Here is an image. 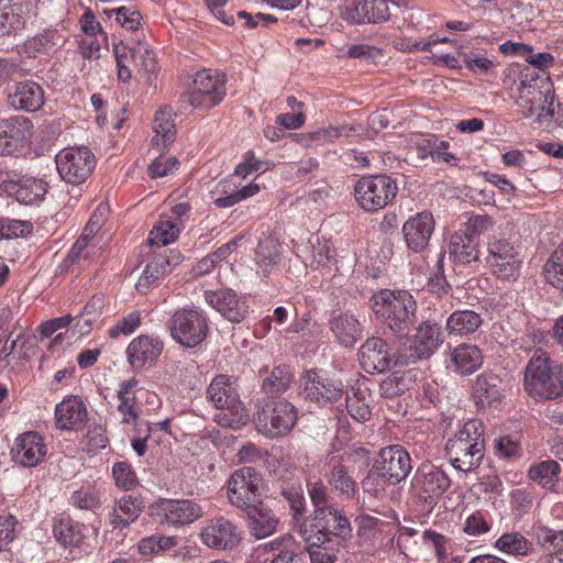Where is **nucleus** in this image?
<instances>
[{"label":"nucleus","instance_id":"1","mask_svg":"<svg viewBox=\"0 0 563 563\" xmlns=\"http://www.w3.org/2000/svg\"><path fill=\"white\" fill-rule=\"evenodd\" d=\"M369 307L382 323L384 333L388 332L397 339H407L418 321L417 301L407 290H378L371 297Z\"/></svg>","mask_w":563,"mask_h":563},{"label":"nucleus","instance_id":"2","mask_svg":"<svg viewBox=\"0 0 563 563\" xmlns=\"http://www.w3.org/2000/svg\"><path fill=\"white\" fill-rule=\"evenodd\" d=\"M523 387L538 401L563 396V369L543 351H537L525 368Z\"/></svg>","mask_w":563,"mask_h":563},{"label":"nucleus","instance_id":"3","mask_svg":"<svg viewBox=\"0 0 563 563\" xmlns=\"http://www.w3.org/2000/svg\"><path fill=\"white\" fill-rule=\"evenodd\" d=\"M483 427L472 419L450 438L445 444V454L451 465L461 472H471L478 467L484 456Z\"/></svg>","mask_w":563,"mask_h":563},{"label":"nucleus","instance_id":"4","mask_svg":"<svg viewBox=\"0 0 563 563\" xmlns=\"http://www.w3.org/2000/svg\"><path fill=\"white\" fill-rule=\"evenodd\" d=\"M350 532L346 516L333 507L314 509L313 514L300 523V534L311 545L341 544Z\"/></svg>","mask_w":563,"mask_h":563},{"label":"nucleus","instance_id":"5","mask_svg":"<svg viewBox=\"0 0 563 563\" xmlns=\"http://www.w3.org/2000/svg\"><path fill=\"white\" fill-rule=\"evenodd\" d=\"M206 397L217 409L223 410L216 418L219 426L239 430L249 422V413L225 375H218L212 379Z\"/></svg>","mask_w":563,"mask_h":563},{"label":"nucleus","instance_id":"6","mask_svg":"<svg viewBox=\"0 0 563 563\" xmlns=\"http://www.w3.org/2000/svg\"><path fill=\"white\" fill-rule=\"evenodd\" d=\"M297 419L296 407L284 398L256 401L255 423L257 430L268 438L286 435Z\"/></svg>","mask_w":563,"mask_h":563},{"label":"nucleus","instance_id":"7","mask_svg":"<svg viewBox=\"0 0 563 563\" xmlns=\"http://www.w3.org/2000/svg\"><path fill=\"white\" fill-rule=\"evenodd\" d=\"M166 327L172 339L185 347L198 346L209 332L207 316L192 306L177 309L168 319Z\"/></svg>","mask_w":563,"mask_h":563},{"label":"nucleus","instance_id":"8","mask_svg":"<svg viewBox=\"0 0 563 563\" xmlns=\"http://www.w3.org/2000/svg\"><path fill=\"white\" fill-rule=\"evenodd\" d=\"M396 181L385 174L362 177L354 186V196L365 211L385 208L397 195Z\"/></svg>","mask_w":563,"mask_h":563},{"label":"nucleus","instance_id":"9","mask_svg":"<svg viewBox=\"0 0 563 563\" xmlns=\"http://www.w3.org/2000/svg\"><path fill=\"white\" fill-rule=\"evenodd\" d=\"M486 263L497 278L515 282L519 276L522 261L508 239L493 234L487 240Z\"/></svg>","mask_w":563,"mask_h":563},{"label":"nucleus","instance_id":"10","mask_svg":"<svg viewBox=\"0 0 563 563\" xmlns=\"http://www.w3.org/2000/svg\"><path fill=\"white\" fill-rule=\"evenodd\" d=\"M261 476L253 467L236 470L228 483V498L232 506L241 509L244 514L262 503L258 494Z\"/></svg>","mask_w":563,"mask_h":563},{"label":"nucleus","instance_id":"11","mask_svg":"<svg viewBox=\"0 0 563 563\" xmlns=\"http://www.w3.org/2000/svg\"><path fill=\"white\" fill-rule=\"evenodd\" d=\"M451 478L441 467L430 463L421 464L412 478V488L429 510L451 486Z\"/></svg>","mask_w":563,"mask_h":563},{"label":"nucleus","instance_id":"12","mask_svg":"<svg viewBox=\"0 0 563 563\" xmlns=\"http://www.w3.org/2000/svg\"><path fill=\"white\" fill-rule=\"evenodd\" d=\"M358 361L362 368L369 374L383 373L389 369L390 365H408L406 353L394 351L385 340L372 336L368 338L358 350Z\"/></svg>","mask_w":563,"mask_h":563},{"label":"nucleus","instance_id":"13","mask_svg":"<svg viewBox=\"0 0 563 563\" xmlns=\"http://www.w3.org/2000/svg\"><path fill=\"white\" fill-rule=\"evenodd\" d=\"M225 96L224 75L211 70L198 71L194 79V89L183 97V102L207 110L218 106Z\"/></svg>","mask_w":563,"mask_h":563},{"label":"nucleus","instance_id":"14","mask_svg":"<svg viewBox=\"0 0 563 563\" xmlns=\"http://www.w3.org/2000/svg\"><path fill=\"white\" fill-rule=\"evenodd\" d=\"M150 510L159 523L174 527L192 523L203 516L202 507L190 499H159Z\"/></svg>","mask_w":563,"mask_h":563},{"label":"nucleus","instance_id":"15","mask_svg":"<svg viewBox=\"0 0 563 563\" xmlns=\"http://www.w3.org/2000/svg\"><path fill=\"white\" fill-rule=\"evenodd\" d=\"M56 168L67 183H84L95 168V156L87 147L64 148L56 155Z\"/></svg>","mask_w":563,"mask_h":563},{"label":"nucleus","instance_id":"16","mask_svg":"<svg viewBox=\"0 0 563 563\" xmlns=\"http://www.w3.org/2000/svg\"><path fill=\"white\" fill-rule=\"evenodd\" d=\"M301 386L303 396L319 406L336 402L344 394L341 382L318 369L306 371L301 376Z\"/></svg>","mask_w":563,"mask_h":563},{"label":"nucleus","instance_id":"17","mask_svg":"<svg viewBox=\"0 0 563 563\" xmlns=\"http://www.w3.org/2000/svg\"><path fill=\"white\" fill-rule=\"evenodd\" d=\"M443 342L444 338L439 323L431 320L420 322L411 340L410 353L406 354L408 364L429 358Z\"/></svg>","mask_w":563,"mask_h":563},{"label":"nucleus","instance_id":"18","mask_svg":"<svg viewBox=\"0 0 563 563\" xmlns=\"http://www.w3.org/2000/svg\"><path fill=\"white\" fill-rule=\"evenodd\" d=\"M205 545L216 550H232L241 542V532L231 520L220 517L211 520L200 532Z\"/></svg>","mask_w":563,"mask_h":563},{"label":"nucleus","instance_id":"19","mask_svg":"<svg viewBox=\"0 0 563 563\" xmlns=\"http://www.w3.org/2000/svg\"><path fill=\"white\" fill-rule=\"evenodd\" d=\"M203 297L210 307L230 322L240 323L244 320L247 307L233 289L206 290Z\"/></svg>","mask_w":563,"mask_h":563},{"label":"nucleus","instance_id":"20","mask_svg":"<svg viewBox=\"0 0 563 563\" xmlns=\"http://www.w3.org/2000/svg\"><path fill=\"white\" fill-rule=\"evenodd\" d=\"M389 479V485L399 484L412 470L409 453L400 445H389L380 450L375 461Z\"/></svg>","mask_w":563,"mask_h":563},{"label":"nucleus","instance_id":"21","mask_svg":"<svg viewBox=\"0 0 563 563\" xmlns=\"http://www.w3.org/2000/svg\"><path fill=\"white\" fill-rule=\"evenodd\" d=\"M46 451L43 438L37 432L29 431L16 438L11 455L15 463L35 467L44 461Z\"/></svg>","mask_w":563,"mask_h":563},{"label":"nucleus","instance_id":"22","mask_svg":"<svg viewBox=\"0 0 563 563\" xmlns=\"http://www.w3.org/2000/svg\"><path fill=\"white\" fill-rule=\"evenodd\" d=\"M554 90L548 82V79L541 80V85L528 84L526 80L521 81L519 87V98L517 104L523 117H533L538 111V106L544 103H554Z\"/></svg>","mask_w":563,"mask_h":563},{"label":"nucleus","instance_id":"23","mask_svg":"<svg viewBox=\"0 0 563 563\" xmlns=\"http://www.w3.org/2000/svg\"><path fill=\"white\" fill-rule=\"evenodd\" d=\"M434 230V220L430 212H420L409 218L402 225L407 246L413 252L422 251L429 243Z\"/></svg>","mask_w":563,"mask_h":563},{"label":"nucleus","instance_id":"24","mask_svg":"<svg viewBox=\"0 0 563 563\" xmlns=\"http://www.w3.org/2000/svg\"><path fill=\"white\" fill-rule=\"evenodd\" d=\"M163 351V342L150 335H139L126 349L128 362L134 369L152 366Z\"/></svg>","mask_w":563,"mask_h":563},{"label":"nucleus","instance_id":"25","mask_svg":"<svg viewBox=\"0 0 563 563\" xmlns=\"http://www.w3.org/2000/svg\"><path fill=\"white\" fill-rule=\"evenodd\" d=\"M8 102L15 110L35 112L44 104V89L32 80L15 82L8 93Z\"/></svg>","mask_w":563,"mask_h":563},{"label":"nucleus","instance_id":"26","mask_svg":"<svg viewBox=\"0 0 563 563\" xmlns=\"http://www.w3.org/2000/svg\"><path fill=\"white\" fill-rule=\"evenodd\" d=\"M501 378L493 372H483L473 383L472 396L477 409H487L500 404Z\"/></svg>","mask_w":563,"mask_h":563},{"label":"nucleus","instance_id":"27","mask_svg":"<svg viewBox=\"0 0 563 563\" xmlns=\"http://www.w3.org/2000/svg\"><path fill=\"white\" fill-rule=\"evenodd\" d=\"M31 2L0 0V36L16 34L25 26Z\"/></svg>","mask_w":563,"mask_h":563},{"label":"nucleus","instance_id":"28","mask_svg":"<svg viewBox=\"0 0 563 563\" xmlns=\"http://www.w3.org/2000/svg\"><path fill=\"white\" fill-rule=\"evenodd\" d=\"M324 477L331 489L346 499L357 493V483L341 460L333 457L324 467Z\"/></svg>","mask_w":563,"mask_h":563},{"label":"nucleus","instance_id":"29","mask_svg":"<svg viewBox=\"0 0 563 563\" xmlns=\"http://www.w3.org/2000/svg\"><path fill=\"white\" fill-rule=\"evenodd\" d=\"M65 43V37L57 30H45L29 37L20 48V53L27 58L55 53Z\"/></svg>","mask_w":563,"mask_h":563},{"label":"nucleus","instance_id":"30","mask_svg":"<svg viewBox=\"0 0 563 563\" xmlns=\"http://www.w3.org/2000/svg\"><path fill=\"white\" fill-rule=\"evenodd\" d=\"M140 389V380L135 377H131L120 383L119 389L117 390V397L119 405L118 411L122 416L123 424H136L140 418L141 409L137 406V399L134 395Z\"/></svg>","mask_w":563,"mask_h":563},{"label":"nucleus","instance_id":"31","mask_svg":"<svg viewBox=\"0 0 563 563\" xmlns=\"http://www.w3.org/2000/svg\"><path fill=\"white\" fill-rule=\"evenodd\" d=\"M179 255L173 254L163 255L159 254L153 258L151 263H148L141 277L139 278L135 287L139 292H146L153 283L163 278L167 274L172 272V268L179 263Z\"/></svg>","mask_w":563,"mask_h":563},{"label":"nucleus","instance_id":"32","mask_svg":"<svg viewBox=\"0 0 563 563\" xmlns=\"http://www.w3.org/2000/svg\"><path fill=\"white\" fill-rule=\"evenodd\" d=\"M86 418V406L77 397L65 399L55 408L56 426L60 430L76 429Z\"/></svg>","mask_w":563,"mask_h":563},{"label":"nucleus","instance_id":"33","mask_svg":"<svg viewBox=\"0 0 563 563\" xmlns=\"http://www.w3.org/2000/svg\"><path fill=\"white\" fill-rule=\"evenodd\" d=\"M329 324L331 332L345 347H353L362 338L361 323L353 314L339 313L332 316Z\"/></svg>","mask_w":563,"mask_h":563},{"label":"nucleus","instance_id":"34","mask_svg":"<svg viewBox=\"0 0 563 563\" xmlns=\"http://www.w3.org/2000/svg\"><path fill=\"white\" fill-rule=\"evenodd\" d=\"M245 515L249 519L251 534L256 539L267 538L276 531L278 519L263 501Z\"/></svg>","mask_w":563,"mask_h":563},{"label":"nucleus","instance_id":"35","mask_svg":"<svg viewBox=\"0 0 563 563\" xmlns=\"http://www.w3.org/2000/svg\"><path fill=\"white\" fill-rule=\"evenodd\" d=\"M454 373L466 376L476 372L483 364L482 351L476 345L460 344L451 353Z\"/></svg>","mask_w":563,"mask_h":563},{"label":"nucleus","instance_id":"36","mask_svg":"<svg viewBox=\"0 0 563 563\" xmlns=\"http://www.w3.org/2000/svg\"><path fill=\"white\" fill-rule=\"evenodd\" d=\"M478 242L474 240L473 234L456 232L452 235L449 245V256L456 263L466 265L478 261Z\"/></svg>","mask_w":563,"mask_h":563},{"label":"nucleus","instance_id":"37","mask_svg":"<svg viewBox=\"0 0 563 563\" xmlns=\"http://www.w3.org/2000/svg\"><path fill=\"white\" fill-rule=\"evenodd\" d=\"M262 372L266 373V376L263 377L262 390L267 397H271L272 399L280 394H284L294 382V373L288 365H277L274 366L272 371L265 368L262 369L261 373Z\"/></svg>","mask_w":563,"mask_h":563},{"label":"nucleus","instance_id":"38","mask_svg":"<svg viewBox=\"0 0 563 563\" xmlns=\"http://www.w3.org/2000/svg\"><path fill=\"white\" fill-rule=\"evenodd\" d=\"M11 188L16 200L23 205L40 202L47 192V184L44 180L27 176L11 181Z\"/></svg>","mask_w":563,"mask_h":563},{"label":"nucleus","instance_id":"39","mask_svg":"<svg viewBox=\"0 0 563 563\" xmlns=\"http://www.w3.org/2000/svg\"><path fill=\"white\" fill-rule=\"evenodd\" d=\"M143 508L142 499L130 495L121 497L111 514V525L120 529L129 527L140 517Z\"/></svg>","mask_w":563,"mask_h":563},{"label":"nucleus","instance_id":"40","mask_svg":"<svg viewBox=\"0 0 563 563\" xmlns=\"http://www.w3.org/2000/svg\"><path fill=\"white\" fill-rule=\"evenodd\" d=\"M483 324L481 313L470 310H455L446 319L445 329L449 334L454 335H468L476 332Z\"/></svg>","mask_w":563,"mask_h":563},{"label":"nucleus","instance_id":"41","mask_svg":"<svg viewBox=\"0 0 563 563\" xmlns=\"http://www.w3.org/2000/svg\"><path fill=\"white\" fill-rule=\"evenodd\" d=\"M32 129V121L23 115H13L0 120V131L4 139L13 145L14 151L31 136Z\"/></svg>","mask_w":563,"mask_h":563},{"label":"nucleus","instance_id":"42","mask_svg":"<svg viewBox=\"0 0 563 563\" xmlns=\"http://www.w3.org/2000/svg\"><path fill=\"white\" fill-rule=\"evenodd\" d=\"M153 130L155 135L152 139V145L158 150L167 148L175 141L176 129L172 109L164 108L156 112Z\"/></svg>","mask_w":563,"mask_h":563},{"label":"nucleus","instance_id":"43","mask_svg":"<svg viewBox=\"0 0 563 563\" xmlns=\"http://www.w3.org/2000/svg\"><path fill=\"white\" fill-rule=\"evenodd\" d=\"M280 254V244L274 236H266L258 242L255 251V262L265 276L279 263Z\"/></svg>","mask_w":563,"mask_h":563},{"label":"nucleus","instance_id":"44","mask_svg":"<svg viewBox=\"0 0 563 563\" xmlns=\"http://www.w3.org/2000/svg\"><path fill=\"white\" fill-rule=\"evenodd\" d=\"M560 472L561 467L558 462L547 460L530 466L528 476L545 488H553L559 479Z\"/></svg>","mask_w":563,"mask_h":563},{"label":"nucleus","instance_id":"45","mask_svg":"<svg viewBox=\"0 0 563 563\" xmlns=\"http://www.w3.org/2000/svg\"><path fill=\"white\" fill-rule=\"evenodd\" d=\"M56 541L64 547H78L82 541V533L77 523L69 518L57 520L53 527Z\"/></svg>","mask_w":563,"mask_h":563},{"label":"nucleus","instance_id":"46","mask_svg":"<svg viewBox=\"0 0 563 563\" xmlns=\"http://www.w3.org/2000/svg\"><path fill=\"white\" fill-rule=\"evenodd\" d=\"M495 547L511 555H527L532 550V543L519 532L504 533Z\"/></svg>","mask_w":563,"mask_h":563},{"label":"nucleus","instance_id":"47","mask_svg":"<svg viewBox=\"0 0 563 563\" xmlns=\"http://www.w3.org/2000/svg\"><path fill=\"white\" fill-rule=\"evenodd\" d=\"M176 544L177 537L175 536L152 534L141 539L137 549L142 555H154L168 551Z\"/></svg>","mask_w":563,"mask_h":563},{"label":"nucleus","instance_id":"48","mask_svg":"<svg viewBox=\"0 0 563 563\" xmlns=\"http://www.w3.org/2000/svg\"><path fill=\"white\" fill-rule=\"evenodd\" d=\"M547 282L563 290V244L559 245L543 266Z\"/></svg>","mask_w":563,"mask_h":563},{"label":"nucleus","instance_id":"49","mask_svg":"<svg viewBox=\"0 0 563 563\" xmlns=\"http://www.w3.org/2000/svg\"><path fill=\"white\" fill-rule=\"evenodd\" d=\"M365 0H346L339 7V15L350 24H368Z\"/></svg>","mask_w":563,"mask_h":563},{"label":"nucleus","instance_id":"50","mask_svg":"<svg viewBox=\"0 0 563 563\" xmlns=\"http://www.w3.org/2000/svg\"><path fill=\"white\" fill-rule=\"evenodd\" d=\"M387 485H389V479H387V475L380 470L376 462L361 482L363 492L374 497H378L385 492Z\"/></svg>","mask_w":563,"mask_h":563},{"label":"nucleus","instance_id":"51","mask_svg":"<svg viewBox=\"0 0 563 563\" xmlns=\"http://www.w3.org/2000/svg\"><path fill=\"white\" fill-rule=\"evenodd\" d=\"M280 494L286 499L292 512L296 522L303 521V514L306 508L303 492L300 485H290L288 487H280Z\"/></svg>","mask_w":563,"mask_h":563},{"label":"nucleus","instance_id":"52","mask_svg":"<svg viewBox=\"0 0 563 563\" xmlns=\"http://www.w3.org/2000/svg\"><path fill=\"white\" fill-rule=\"evenodd\" d=\"M538 543L550 553H560L563 555V530H554L548 527L537 529Z\"/></svg>","mask_w":563,"mask_h":563},{"label":"nucleus","instance_id":"53","mask_svg":"<svg viewBox=\"0 0 563 563\" xmlns=\"http://www.w3.org/2000/svg\"><path fill=\"white\" fill-rule=\"evenodd\" d=\"M178 232V228L172 221L159 222L152 229L148 243L158 247L168 245L176 240Z\"/></svg>","mask_w":563,"mask_h":563},{"label":"nucleus","instance_id":"54","mask_svg":"<svg viewBox=\"0 0 563 563\" xmlns=\"http://www.w3.org/2000/svg\"><path fill=\"white\" fill-rule=\"evenodd\" d=\"M112 476L115 485L123 490H131L139 484L135 472L126 462H117L112 466Z\"/></svg>","mask_w":563,"mask_h":563},{"label":"nucleus","instance_id":"55","mask_svg":"<svg viewBox=\"0 0 563 563\" xmlns=\"http://www.w3.org/2000/svg\"><path fill=\"white\" fill-rule=\"evenodd\" d=\"M408 389L405 374L394 373L387 376L379 385V393L385 398H394Z\"/></svg>","mask_w":563,"mask_h":563},{"label":"nucleus","instance_id":"56","mask_svg":"<svg viewBox=\"0 0 563 563\" xmlns=\"http://www.w3.org/2000/svg\"><path fill=\"white\" fill-rule=\"evenodd\" d=\"M104 13L109 16H111L112 13H115L117 22L126 30L136 31L141 25L142 15L134 8L120 7L110 11L106 10Z\"/></svg>","mask_w":563,"mask_h":563},{"label":"nucleus","instance_id":"57","mask_svg":"<svg viewBox=\"0 0 563 563\" xmlns=\"http://www.w3.org/2000/svg\"><path fill=\"white\" fill-rule=\"evenodd\" d=\"M280 545L282 542L277 540L265 545L272 551H278L277 554H274L271 563H307V554L305 552L292 549H279Z\"/></svg>","mask_w":563,"mask_h":563},{"label":"nucleus","instance_id":"58","mask_svg":"<svg viewBox=\"0 0 563 563\" xmlns=\"http://www.w3.org/2000/svg\"><path fill=\"white\" fill-rule=\"evenodd\" d=\"M134 66L140 74L146 76L155 74L157 70L155 53L147 48L139 47L134 55Z\"/></svg>","mask_w":563,"mask_h":563},{"label":"nucleus","instance_id":"59","mask_svg":"<svg viewBox=\"0 0 563 563\" xmlns=\"http://www.w3.org/2000/svg\"><path fill=\"white\" fill-rule=\"evenodd\" d=\"M141 324L140 311L135 310L122 318L109 330L110 338H118L120 334L129 335L133 333Z\"/></svg>","mask_w":563,"mask_h":563},{"label":"nucleus","instance_id":"60","mask_svg":"<svg viewBox=\"0 0 563 563\" xmlns=\"http://www.w3.org/2000/svg\"><path fill=\"white\" fill-rule=\"evenodd\" d=\"M367 2L368 24L385 23L390 19V8L384 0H365Z\"/></svg>","mask_w":563,"mask_h":563},{"label":"nucleus","instance_id":"61","mask_svg":"<svg viewBox=\"0 0 563 563\" xmlns=\"http://www.w3.org/2000/svg\"><path fill=\"white\" fill-rule=\"evenodd\" d=\"M3 240L24 238L32 232V224L29 221L3 218Z\"/></svg>","mask_w":563,"mask_h":563},{"label":"nucleus","instance_id":"62","mask_svg":"<svg viewBox=\"0 0 563 563\" xmlns=\"http://www.w3.org/2000/svg\"><path fill=\"white\" fill-rule=\"evenodd\" d=\"M346 409L350 416L357 422H365L371 418V407L364 399L358 398L356 395L353 397L346 396Z\"/></svg>","mask_w":563,"mask_h":563},{"label":"nucleus","instance_id":"63","mask_svg":"<svg viewBox=\"0 0 563 563\" xmlns=\"http://www.w3.org/2000/svg\"><path fill=\"white\" fill-rule=\"evenodd\" d=\"M489 523L487 522L483 514H481L479 511L470 515L466 518L463 527V531L471 537H477L483 533H486L489 531Z\"/></svg>","mask_w":563,"mask_h":563},{"label":"nucleus","instance_id":"64","mask_svg":"<svg viewBox=\"0 0 563 563\" xmlns=\"http://www.w3.org/2000/svg\"><path fill=\"white\" fill-rule=\"evenodd\" d=\"M307 552L311 563H334L336 555L332 551V543L311 545L308 543Z\"/></svg>","mask_w":563,"mask_h":563}]
</instances>
